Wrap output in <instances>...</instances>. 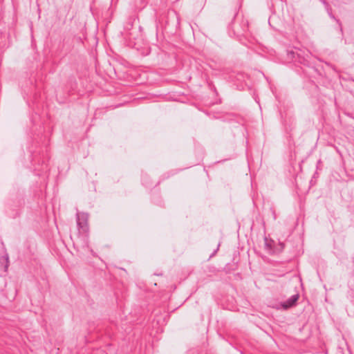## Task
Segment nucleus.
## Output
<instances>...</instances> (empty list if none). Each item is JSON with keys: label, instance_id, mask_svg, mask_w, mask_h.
<instances>
[{"label": "nucleus", "instance_id": "obj_2", "mask_svg": "<svg viewBox=\"0 0 354 354\" xmlns=\"http://www.w3.org/2000/svg\"><path fill=\"white\" fill-rule=\"evenodd\" d=\"M9 266V257L7 253L0 256V275L7 272Z\"/></svg>", "mask_w": 354, "mask_h": 354}, {"label": "nucleus", "instance_id": "obj_3", "mask_svg": "<svg viewBox=\"0 0 354 354\" xmlns=\"http://www.w3.org/2000/svg\"><path fill=\"white\" fill-rule=\"evenodd\" d=\"M298 299H299V295H294L290 298H289L287 301H284L282 304V306L283 307V308L287 309V308L292 306L296 303V301L298 300Z\"/></svg>", "mask_w": 354, "mask_h": 354}, {"label": "nucleus", "instance_id": "obj_1", "mask_svg": "<svg viewBox=\"0 0 354 354\" xmlns=\"http://www.w3.org/2000/svg\"><path fill=\"white\" fill-rule=\"evenodd\" d=\"M77 224L79 231L82 233H86L88 230V215L84 212L77 213Z\"/></svg>", "mask_w": 354, "mask_h": 354}]
</instances>
